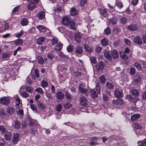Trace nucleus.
<instances>
[{"mask_svg": "<svg viewBox=\"0 0 146 146\" xmlns=\"http://www.w3.org/2000/svg\"><path fill=\"white\" fill-rule=\"evenodd\" d=\"M96 89H92L91 91V96L93 98L97 97L98 94H100L101 92L100 87L99 83L96 84Z\"/></svg>", "mask_w": 146, "mask_h": 146, "instance_id": "1", "label": "nucleus"}, {"mask_svg": "<svg viewBox=\"0 0 146 146\" xmlns=\"http://www.w3.org/2000/svg\"><path fill=\"white\" fill-rule=\"evenodd\" d=\"M141 77L139 73H137L133 78V84L137 85L140 82Z\"/></svg>", "mask_w": 146, "mask_h": 146, "instance_id": "2", "label": "nucleus"}, {"mask_svg": "<svg viewBox=\"0 0 146 146\" xmlns=\"http://www.w3.org/2000/svg\"><path fill=\"white\" fill-rule=\"evenodd\" d=\"M10 102V99L7 97L5 96L0 99V102L3 105H7Z\"/></svg>", "mask_w": 146, "mask_h": 146, "instance_id": "3", "label": "nucleus"}, {"mask_svg": "<svg viewBox=\"0 0 146 146\" xmlns=\"http://www.w3.org/2000/svg\"><path fill=\"white\" fill-rule=\"evenodd\" d=\"M80 101L81 104L82 106H86L87 105L88 101L84 96H81L80 97Z\"/></svg>", "mask_w": 146, "mask_h": 146, "instance_id": "4", "label": "nucleus"}, {"mask_svg": "<svg viewBox=\"0 0 146 146\" xmlns=\"http://www.w3.org/2000/svg\"><path fill=\"white\" fill-rule=\"evenodd\" d=\"M79 91L84 94H87L88 90L85 88L84 85L82 84H80L79 86Z\"/></svg>", "mask_w": 146, "mask_h": 146, "instance_id": "5", "label": "nucleus"}, {"mask_svg": "<svg viewBox=\"0 0 146 146\" xmlns=\"http://www.w3.org/2000/svg\"><path fill=\"white\" fill-rule=\"evenodd\" d=\"M115 96L117 98H121L123 96L122 91L119 88H117L114 91Z\"/></svg>", "mask_w": 146, "mask_h": 146, "instance_id": "6", "label": "nucleus"}, {"mask_svg": "<svg viewBox=\"0 0 146 146\" xmlns=\"http://www.w3.org/2000/svg\"><path fill=\"white\" fill-rule=\"evenodd\" d=\"M71 21L67 17H64L62 20V24L65 26L68 25Z\"/></svg>", "mask_w": 146, "mask_h": 146, "instance_id": "7", "label": "nucleus"}, {"mask_svg": "<svg viewBox=\"0 0 146 146\" xmlns=\"http://www.w3.org/2000/svg\"><path fill=\"white\" fill-rule=\"evenodd\" d=\"M83 52L82 48L80 46H78L76 48L75 53L77 56H79Z\"/></svg>", "mask_w": 146, "mask_h": 146, "instance_id": "8", "label": "nucleus"}, {"mask_svg": "<svg viewBox=\"0 0 146 146\" xmlns=\"http://www.w3.org/2000/svg\"><path fill=\"white\" fill-rule=\"evenodd\" d=\"M19 139V134L16 133L13 134V135L12 143L14 144H16L17 142Z\"/></svg>", "mask_w": 146, "mask_h": 146, "instance_id": "9", "label": "nucleus"}, {"mask_svg": "<svg viewBox=\"0 0 146 146\" xmlns=\"http://www.w3.org/2000/svg\"><path fill=\"white\" fill-rule=\"evenodd\" d=\"M138 26L135 24H131L127 27V29L130 31H135L138 29Z\"/></svg>", "mask_w": 146, "mask_h": 146, "instance_id": "10", "label": "nucleus"}, {"mask_svg": "<svg viewBox=\"0 0 146 146\" xmlns=\"http://www.w3.org/2000/svg\"><path fill=\"white\" fill-rule=\"evenodd\" d=\"M36 28L40 32H45L47 30H49L48 29L46 28L43 25H39L37 26Z\"/></svg>", "mask_w": 146, "mask_h": 146, "instance_id": "11", "label": "nucleus"}, {"mask_svg": "<svg viewBox=\"0 0 146 146\" xmlns=\"http://www.w3.org/2000/svg\"><path fill=\"white\" fill-rule=\"evenodd\" d=\"M56 98L58 100H61L63 99L64 95L63 93L61 92H58L56 93Z\"/></svg>", "mask_w": 146, "mask_h": 146, "instance_id": "12", "label": "nucleus"}, {"mask_svg": "<svg viewBox=\"0 0 146 146\" xmlns=\"http://www.w3.org/2000/svg\"><path fill=\"white\" fill-rule=\"evenodd\" d=\"M111 53L113 59L117 58L119 57L118 52L116 50H113L111 51Z\"/></svg>", "mask_w": 146, "mask_h": 146, "instance_id": "13", "label": "nucleus"}, {"mask_svg": "<svg viewBox=\"0 0 146 146\" xmlns=\"http://www.w3.org/2000/svg\"><path fill=\"white\" fill-rule=\"evenodd\" d=\"M104 56L105 58H106L110 61H111L112 60V58L109 51L107 50H105L104 51Z\"/></svg>", "mask_w": 146, "mask_h": 146, "instance_id": "14", "label": "nucleus"}, {"mask_svg": "<svg viewBox=\"0 0 146 146\" xmlns=\"http://www.w3.org/2000/svg\"><path fill=\"white\" fill-rule=\"evenodd\" d=\"M45 14L44 11H41L37 14L36 17L40 20L43 19L45 18Z\"/></svg>", "mask_w": 146, "mask_h": 146, "instance_id": "15", "label": "nucleus"}, {"mask_svg": "<svg viewBox=\"0 0 146 146\" xmlns=\"http://www.w3.org/2000/svg\"><path fill=\"white\" fill-rule=\"evenodd\" d=\"M134 41L135 43L139 45H140L142 44V38L139 36H138L135 37L134 39Z\"/></svg>", "mask_w": 146, "mask_h": 146, "instance_id": "16", "label": "nucleus"}, {"mask_svg": "<svg viewBox=\"0 0 146 146\" xmlns=\"http://www.w3.org/2000/svg\"><path fill=\"white\" fill-rule=\"evenodd\" d=\"M5 137L6 140L10 141L11 139L12 134L10 132L7 131L5 133Z\"/></svg>", "mask_w": 146, "mask_h": 146, "instance_id": "17", "label": "nucleus"}, {"mask_svg": "<svg viewBox=\"0 0 146 146\" xmlns=\"http://www.w3.org/2000/svg\"><path fill=\"white\" fill-rule=\"evenodd\" d=\"M113 102L114 104H116L118 105H121L124 104V102L121 99H118L116 100H113Z\"/></svg>", "mask_w": 146, "mask_h": 146, "instance_id": "18", "label": "nucleus"}, {"mask_svg": "<svg viewBox=\"0 0 146 146\" xmlns=\"http://www.w3.org/2000/svg\"><path fill=\"white\" fill-rule=\"evenodd\" d=\"M62 43L59 42L57 44L54 46V49L56 51H59L62 49Z\"/></svg>", "mask_w": 146, "mask_h": 146, "instance_id": "19", "label": "nucleus"}, {"mask_svg": "<svg viewBox=\"0 0 146 146\" xmlns=\"http://www.w3.org/2000/svg\"><path fill=\"white\" fill-rule=\"evenodd\" d=\"M97 68L99 70L102 71L104 69V63L102 61H100L98 65L96 66Z\"/></svg>", "mask_w": 146, "mask_h": 146, "instance_id": "20", "label": "nucleus"}, {"mask_svg": "<svg viewBox=\"0 0 146 146\" xmlns=\"http://www.w3.org/2000/svg\"><path fill=\"white\" fill-rule=\"evenodd\" d=\"M36 7V5L33 3H29L27 6L28 9L31 11L33 10Z\"/></svg>", "mask_w": 146, "mask_h": 146, "instance_id": "21", "label": "nucleus"}, {"mask_svg": "<svg viewBox=\"0 0 146 146\" xmlns=\"http://www.w3.org/2000/svg\"><path fill=\"white\" fill-rule=\"evenodd\" d=\"M45 38L43 36H41L38 38L37 40V43L38 45H41L44 42Z\"/></svg>", "mask_w": 146, "mask_h": 146, "instance_id": "22", "label": "nucleus"}, {"mask_svg": "<svg viewBox=\"0 0 146 146\" xmlns=\"http://www.w3.org/2000/svg\"><path fill=\"white\" fill-rule=\"evenodd\" d=\"M13 126L15 128L18 129L20 128L21 123L18 120H16L14 122Z\"/></svg>", "mask_w": 146, "mask_h": 146, "instance_id": "23", "label": "nucleus"}, {"mask_svg": "<svg viewBox=\"0 0 146 146\" xmlns=\"http://www.w3.org/2000/svg\"><path fill=\"white\" fill-rule=\"evenodd\" d=\"M24 89L26 91L31 94L32 93V91L33 90V88L31 86H25L24 87Z\"/></svg>", "mask_w": 146, "mask_h": 146, "instance_id": "24", "label": "nucleus"}, {"mask_svg": "<svg viewBox=\"0 0 146 146\" xmlns=\"http://www.w3.org/2000/svg\"><path fill=\"white\" fill-rule=\"evenodd\" d=\"M138 146H146V139L139 141L137 142Z\"/></svg>", "mask_w": 146, "mask_h": 146, "instance_id": "25", "label": "nucleus"}, {"mask_svg": "<svg viewBox=\"0 0 146 146\" xmlns=\"http://www.w3.org/2000/svg\"><path fill=\"white\" fill-rule=\"evenodd\" d=\"M11 56L9 53H3L2 54V58L3 60H5L6 58H9Z\"/></svg>", "mask_w": 146, "mask_h": 146, "instance_id": "26", "label": "nucleus"}, {"mask_svg": "<svg viewBox=\"0 0 146 146\" xmlns=\"http://www.w3.org/2000/svg\"><path fill=\"white\" fill-rule=\"evenodd\" d=\"M70 24V28L71 29L74 30H76V25L74 22L73 21H71Z\"/></svg>", "mask_w": 146, "mask_h": 146, "instance_id": "27", "label": "nucleus"}, {"mask_svg": "<svg viewBox=\"0 0 146 146\" xmlns=\"http://www.w3.org/2000/svg\"><path fill=\"white\" fill-rule=\"evenodd\" d=\"M7 112L10 114H12L15 111L14 108L11 106L7 108Z\"/></svg>", "mask_w": 146, "mask_h": 146, "instance_id": "28", "label": "nucleus"}, {"mask_svg": "<svg viewBox=\"0 0 146 146\" xmlns=\"http://www.w3.org/2000/svg\"><path fill=\"white\" fill-rule=\"evenodd\" d=\"M140 117V115L139 114H136L133 115L131 117V119L132 121H134L137 120Z\"/></svg>", "mask_w": 146, "mask_h": 146, "instance_id": "29", "label": "nucleus"}, {"mask_svg": "<svg viewBox=\"0 0 146 146\" xmlns=\"http://www.w3.org/2000/svg\"><path fill=\"white\" fill-rule=\"evenodd\" d=\"M37 104L38 108L40 109H44L45 108V105L39 102H37Z\"/></svg>", "mask_w": 146, "mask_h": 146, "instance_id": "30", "label": "nucleus"}, {"mask_svg": "<svg viewBox=\"0 0 146 146\" xmlns=\"http://www.w3.org/2000/svg\"><path fill=\"white\" fill-rule=\"evenodd\" d=\"M21 96L24 98H27L29 96V94L25 91L21 92L20 93Z\"/></svg>", "mask_w": 146, "mask_h": 146, "instance_id": "31", "label": "nucleus"}, {"mask_svg": "<svg viewBox=\"0 0 146 146\" xmlns=\"http://www.w3.org/2000/svg\"><path fill=\"white\" fill-rule=\"evenodd\" d=\"M71 15L73 16H75L77 15V12L75 8H72L70 10Z\"/></svg>", "mask_w": 146, "mask_h": 146, "instance_id": "32", "label": "nucleus"}, {"mask_svg": "<svg viewBox=\"0 0 146 146\" xmlns=\"http://www.w3.org/2000/svg\"><path fill=\"white\" fill-rule=\"evenodd\" d=\"M84 48L86 51L89 53H91L92 52V49L87 44L84 45Z\"/></svg>", "mask_w": 146, "mask_h": 146, "instance_id": "33", "label": "nucleus"}, {"mask_svg": "<svg viewBox=\"0 0 146 146\" xmlns=\"http://www.w3.org/2000/svg\"><path fill=\"white\" fill-rule=\"evenodd\" d=\"M132 94L134 96L137 97L139 95V93L137 89L133 90L131 91Z\"/></svg>", "mask_w": 146, "mask_h": 146, "instance_id": "34", "label": "nucleus"}, {"mask_svg": "<svg viewBox=\"0 0 146 146\" xmlns=\"http://www.w3.org/2000/svg\"><path fill=\"white\" fill-rule=\"evenodd\" d=\"M97 139V137H93L90 141V144L91 145H95L97 144L96 142V140Z\"/></svg>", "mask_w": 146, "mask_h": 146, "instance_id": "35", "label": "nucleus"}, {"mask_svg": "<svg viewBox=\"0 0 146 146\" xmlns=\"http://www.w3.org/2000/svg\"><path fill=\"white\" fill-rule=\"evenodd\" d=\"M101 13L104 17H106L108 15V10L106 9H101Z\"/></svg>", "mask_w": 146, "mask_h": 146, "instance_id": "36", "label": "nucleus"}, {"mask_svg": "<svg viewBox=\"0 0 146 146\" xmlns=\"http://www.w3.org/2000/svg\"><path fill=\"white\" fill-rule=\"evenodd\" d=\"M117 22V21L116 19L115 18L111 19L109 20V23L112 25L115 24Z\"/></svg>", "mask_w": 146, "mask_h": 146, "instance_id": "37", "label": "nucleus"}, {"mask_svg": "<svg viewBox=\"0 0 146 146\" xmlns=\"http://www.w3.org/2000/svg\"><path fill=\"white\" fill-rule=\"evenodd\" d=\"M106 86L107 88L110 90L113 88V85L109 82H107L106 84Z\"/></svg>", "mask_w": 146, "mask_h": 146, "instance_id": "38", "label": "nucleus"}, {"mask_svg": "<svg viewBox=\"0 0 146 146\" xmlns=\"http://www.w3.org/2000/svg\"><path fill=\"white\" fill-rule=\"evenodd\" d=\"M38 63L40 64H42L44 63L43 58L41 56H38L37 58Z\"/></svg>", "mask_w": 146, "mask_h": 146, "instance_id": "39", "label": "nucleus"}, {"mask_svg": "<svg viewBox=\"0 0 146 146\" xmlns=\"http://www.w3.org/2000/svg\"><path fill=\"white\" fill-rule=\"evenodd\" d=\"M121 57L123 60H127L128 59V57L125 53L122 54L121 52L119 53Z\"/></svg>", "mask_w": 146, "mask_h": 146, "instance_id": "40", "label": "nucleus"}, {"mask_svg": "<svg viewBox=\"0 0 146 146\" xmlns=\"http://www.w3.org/2000/svg\"><path fill=\"white\" fill-rule=\"evenodd\" d=\"M80 35L78 34H76L75 35V39L77 42L78 43L80 42L81 41Z\"/></svg>", "mask_w": 146, "mask_h": 146, "instance_id": "41", "label": "nucleus"}, {"mask_svg": "<svg viewBox=\"0 0 146 146\" xmlns=\"http://www.w3.org/2000/svg\"><path fill=\"white\" fill-rule=\"evenodd\" d=\"M100 81L102 84H104L106 81V78L103 75H102L99 78Z\"/></svg>", "mask_w": 146, "mask_h": 146, "instance_id": "42", "label": "nucleus"}, {"mask_svg": "<svg viewBox=\"0 0 146 146\" xmlns=\"http://www.w3.org/2000/svg\"><path fill=\"white\" fill-rule=\"evenodd\" d=\"M23 40L21 39L17 40L15 42V44L16 45H22L23 44Z\"/></svg>", "mask_w": 146, "mask_h": 146, "instance_id": "43", "label": "nucleus"}, {"mask_svg": "<svg viewBox=\"0 0 146 146\" xmlns=\"http://www.w3.org/2000/svg\"><path fill=\"white\" fill-rule=\"evenodd\" d=\"M101 43L103 46H106L108 44V41L105 38L101 40Z\"/></svg>", "mask_w": 146, "mask_h": 146, "instance_id": "44", "label": "nucleus"}, {"mask_svg": "<svg viewBox=\"0 0 146 146\" xmlns=\"http://www.w3.org/2000/svg\"><path fill=\"white\" fill-rule=\"evenodd\" d=\"M6 130V128L4 127L3 125H1L0 126V131L2 134H5L7 131Z\"/></svg>", "mask_w": 146, "mask_h": 146, "instance_id": "45", "label": "nucleus"}, {"mask_svg": "<svg viewBox=\"0 0 146 146\" xmlns=\"http://www.w3.org/2000/svg\"><path fill=\"white\" fill-rule=\"evenodd\" d=\"M58 38L56 37H54L51 40L52 44L53 45H55L58 42Z\"/></svg>", "mask_w": 146, "mask_h": 146, "instance_id": "46", "label": "nucleus"}, {"mask_svg": "<svg viewBox=\"0 0 146 146\" xmlns=\"http://www.w3.org/2000/svg\"><path fill=\"white\" fill-rule=\"evenodd\" d=\"M41 84L42 88L46 87L48 86L47 82L44 80L41 82Z\"/></svg>", "mask_w": 146, "mask_h": 146, "instance_id": "47", "label": "nucleus"}, {"mask_svg": "<svg viewBox=\"0 0 146 146\" xmlns=\"http://www.w3.org/2000/svg\"><path fill=\"white\" fill-rule=\"evenodd\" d=\"M74 48V46L73 45H69L67 48V50L68 52H72Z\"/></svg>", "mask_w": 146, "mask_h": 146, "instance_id": "48", "label": "nucleus"}, {"mask_svg": "<svg viewBox=\"0 0 146 146\" xmlns=\"http://www.w3.org/2000/svg\"><path fill=\"white\" fill-rule=\"evenodd\" d=\"M28 23V21L26 19H23L21 21V24L23 26L27 25Z\"/></svg>", "mask_w": 146, "mask_h": 146, "instance_id": "49", "label": "nucleus"}, {"mask_svg": "<svg viewBox=\"0 0 146 146\" xmlns=\"http://www.w3.org/2000/svg\"><path fill=\"white\" fill-rule=\"evenodd\" d=\"M65 95L66 98L68 100H70L72 99V96L68 92L66 91L65 92Z\"/></svg>", "mask_w": 146, "mask_h": 146, "instance_id": "50", "label": "nucleus"}, {"mask_svg": "<svg viewBox=\"0 0 146 146\" xmlns=\"http://www.w3.org/2000/svg\"><path fill=\"white\" fill-rule=\"evenodd\" d=\"M64 107L66 109H68L72 106V104L69 102H67L63 104Z\"/></svg>", "mask_w": 146, "mask_h": 146, "instance_id": "51", "label": "nucleus"}, {"mask_svg": "<svg viewBox=\"0 0 146 146\" xmlns=\"http://www.w3.org/2000/svg\"><path fill=\"white\" fill-rule=\"evenodd\" d=\"M104 32L106 35L110 34L111 32L110 28L107 27L104 30Z\"/></svg>", "mask_w": 146, "mask_h": 146, "instance_id": "52", "label": "nucleus"}, {"mask_svg": "<svg viewBox=\"0 0 146 146\" xmlns=\"http://www.w3.org/2000/svg\"><path fill=\"white\" fill-rule=\"evenodd\" d=\"M62 106L60 104H59L56 107V111L58 112H59L61 111L62 108Z\"/></svg>", "mask_w": 146, "mask_h": 146, "instance_id": "53", "label": "nucleus"}, {"mask_svg": "<svg viewBox=\"0 0 146 146\" xmlns=\"http://www.w3.org/2000/svg\"><path fill=\"white\" fill-rule=\"evenodd\" d=\"M90 60L91 62L94 64H96L97 62L96 58L94 56H92L90 57Z\"/></svg>", "mask_w": 146, "mask_h": 146, "instance_id": "54", "label": "nucleus"}, {"mask_svg": "<svg viewBox=\"0 0 146 146\" xmlns=\"http://www.w3.org/2000/svg\"><path fill=\"white\" fill-rule=\"evenodd\" d=\"M134 126L136 129H142V126L138 123H135Z\"/></svg>", "mask_w": 146, "mask_h": 146, "instance_id": "55", "label": "nucleus"}, {"mask_svg": "<svg viewBox=\"0 0 146 146\" xmlns=\"http://www.w3.org/2000/svg\"><path fill=\"white\" fill-rule=\"evenodd\" d=\"M35 91V92H37L38 93H39L41 94H42L43 93V91L42 89L40 88H36Z\"/></svg>", "mask_w": 146, "mask_h": 146, "instance_id": "56", "label": "nucleus"}, {"mask_svg": "<svg viewBox=\"0 0 146 146\" xmlns=\"http://www.w3.org/2000/svg\"><path fill=\"white\" fill-rule=\"evenodd\" d=\"M15 102H17L16 104V105L17 106H19L20 105V104L21 103V101L20 99L19 98V97H18L15 99Z\"/></svg>", "mask_w": 146, "mask_h": 146, "instance_id": "57", "label": "nucleus"}, {"mask_svg": "<svg viewBox=\"0 0 146 146\" xmlns=\"http://www.w3.org/2000/svg\"><path fill=\"white\" fill-rule=\"evenodd\" d=\"M117 6L119 8L121 9L123 7V3L121 2H117L116 3Z\"/></svg>", "mask_w": 146, "mask_h": 146, "instance_id": "58", "label": "nucleus"}, {"mask_svg": "<svg viewBox=\"0 0 146 146\" xmlns=\"http://www.w3.org/2000/svg\"><path fill=\"white\" fill-rule=\"evenodd\" d=\"M46 96L49 100H53V98L52 96V94H51L48 93V92H46Z\"/></svg>", "mask_w": 146, "mask_h": 146, "instance_id": "59", "label": "nucleus"}, {"mask_svg": "<svg viewBox=\"0 0 146 146\" xmlns=\"http://www.w3.org/2000/svg\"><path fill=\"white\" fill-rule=\"evenodd\" d=\"M31 109L33 111H35L36 112L37 109V107L33 104H31L30 105Z\"/></svg>", "mask_w": 146, "mask_h": 146, "instance_id": "60", "label": "nucleus"}, {"mask_svg": "<svg viewBox=\"0 0 146 146\" xmlns=\"http://www.w3.org/2000/svg\"><path fill=\"white\" fill-rule=\"evenodd\" d=\"M87 0H80V4L82 6H84L87 3Z\"/></svg>", "mask_w": 146, "mask_h": 146, "instance_id": "61", "label": "nucleus"}, {"mask_svg": "<svg viewBox=\"0 0 146 146\" xmlns=\"http://www.w3.org/2000/svg\"><path fill=\"white\" fill-rule=\"evenodd\" d=\"M102 48L99 46H97L95 49L96 51L98 53H100L101 51Z\"/></svg>", "mask_w": 146, "mask_h": 146, "instance_id": "62", "label": "nucleus"}, {"mask_svg": "<svg viewBox=\"0 0 146 146\" xmlns=\"http://www.w3.org/2000/svg\"><path fill=\"white\" fill-rule=\"evenodd\" d=\"M127 20L125 18H122L120 19V22L123 24H125L127 22Z\"/></svg>", "mask_w": 146, "mask_h": 146, "instance_id": "63", "label": "nucleus"}, {"mask_svg": "<svg viewBox=\"0 0 146 146\" xmlns=\"http://www.w3.org/2000/svg\"><path fill=\"white\" fill-rule=\"evenodd\" d=\"M35 74L37 78H38L39 77V74L38 70L37 69H35Z\"/></svg>", "mask_w": 146, "mask_h": 146, "instance_id": "64", "label": "nucleus"}]
</instances>
